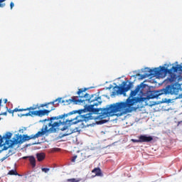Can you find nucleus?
Returning <instances> with one entry per match:
<instances>
[{
	"instance_id": "7ed1b4c3",
	"label": "nucleus",
	"mask_w": 182,
	"mask_h": 182,
	"mask_svg": "<svg viewBox=\"0 0 182 182\" xmlns=\"http://www.w3.org/2000/svg\"><path fill=\"white\" fill-rule=\"evenodd\" d=\"M72 114H76V111H72L68 114H61L57 117H52L50 119H46L43 122H49L46 125H43L41 131L38 132L36 134L33 135V138L38 139V137H42L45 136L46 133H56V129L62 126V124H76L79 121H75L77 119V117L71 119H66L68 116H72Z\"/></svg>"
},
{
	"instance_id": "7c9ffc66",
	"label": "nucleus",
	"mask_w": 182,
	"mask_h": 182,
	"mask_svg": "<svg viewBox=\"0 0 182 182\" xmlns=\"http://www.w3.org/2000/svg\"><path fill=\"white\" fill-rule=\"evenodd\" d=\"M2 139L4 140V138L0 135V140Z\"/></svg>"
},
{
	"instance_id": "423d86ee",
	"label": "nucleus",
	"mask_w": 182,
	"mask_h": 182,
	"mask_svg": "<svg viewBox=\"0 0 182 182\" xmlns=\"http://www.w3.org/2000/svg\"><path fill=\"white\" fill-rule=\"evenodd\" d=\"M127 83L129 84L127 85ZM132 86H133V82L124 81L122 82V86L118 87V92H119L120 95H123V93H126V92H129V90L132 89Z\"/></svg>"
},
{
	"instance_id": "a878e982",
	"label": "nucleus",
	"mask_w": 182,
	"mask_h": 182,
	"mask_svg": "<svg viewBox=\"0 0 182 182\" xmlns=\"http://www.w3.org/2000/svg\"><path fill=\"white\" fill-rule=\"evenodd\" d=\"M14 6H15V4H14V2H11V4H10L11 9H12V8H14Z\"/></svg>"
},
{
	"instance_id": "1a4fd4ad",
	"label": "nucleus",
	"mask_w": 182,
	"mask_h": 182,
	"mask_svg": "<svg viewBox=\"0 0 182 182\" xmlns=\"http://www.w3.org/2000/svg\"><path fill=\"white\" fill-rule=\"evenodd\" d=\"M56 102H58V103H60V102H62V98H58V99L55 100L54 101L48 102V103L41 104L40 106L36 105V106H34V107H37L36 109H41V107H47V109H48V105H52L53 106L55 105V103H56Z\"/></svg>"
},
{
	"instance_id": "f257e3e1",
	"label": "nucleus",
	"mask_w": 182,
	"mask_h": 182,
	"mask_svg": "<svg viewBox=\"0 0 182 182\" xmlns=\"http://www.w3.org/2000/svg\"><path fill=\"white\" fill-rule=\"evenodd\" d=\"M144 87H146V84H144V82H141L140 85L136 86L134 90L131 91L130 96L127 99L126 102L112 104L109 107L104 109L95 108V106L102 105V97H99L96 94L90 96L89 94L85 93V92L87 90V88L78 89L77 92L78 96H77V97H80V99H77V100H83L82 103L84 102H88V103L92 104L87 106L85 109H80L75 112H76L75 113L82 114L85 110H87V112H90V113L100 114L98 116L99 119H106V117H112L113 116L120 117V116H123L127 113H130V112H132L130 107H132V106L135 103H140V102H144V100H146V97H134L139 92L141 96H144V92H143V89H144Z\"/></svg>"
},
{
	"instance_id": "f3484780",
	"label": "nucleus",
	"mask_w": 182,
	"mask_h": 182,
	"mask_svg": "<svg viewBox=\"0 0 182 182\" xmlns=\"http://www.w3.org/2000/svg\"><path fill=\"white\" fill-rule=\"evenodd\" d=\"M8 174L9 176H18V172H16V170H11L9 171Z\"/></svg>"
},
{
	"instance_id": "0eeeda50",
	"label": "nucleus",
	"mask_w": 182,
	"mask_h": 182,
	"mask_svg": "<svg viewBox=\"0 0 182 182\" xmlns=\"http://www.w3.org/2000/svg\"><path fill=\"white\" fill-rule=\"evenodd\" d=\"M11 137H12V133L11 132H6V134L3 136V141L4 139L6 140L4 144L7 145V146H4L3 150H8L9 147H12V146H11V144L12 142H8V141H14L15 138H13V140H11Z\"/></svg>"
},
{
	"instance_id": "c85d7f7f",
	"label": "nucleus",
	"mask_w": 182,
	"mask_h": 182,
	"mask_svg": "<svg viewBox=\"0 0 182 182\" xmlns=\"http://www.w3.org/2000/svg\"><path fill=\"white\" fill-rule=\"evenodd\" d=\"M4 103H8V100L7 99H4Z\"/></svg>"
},
{
	"instance_id": "9d476101",
	"label": "nucleus",
	"mask_w": 182,
	"mask_h": 182,
	"mask_svg": "<svg viewBox=\"0 0 182 182\" xmlns=\"http://www.w3.org/2000/svg\"><path fill=\"white\" fill-rule=\"evenodd\" d=\"M153 136H146V135H140L139 136V141L140 143H150V141H152Z\"/></svg>"
},
{
	"instance_id": "6e6552de",
	"label": "nucleus",
	"mask_w": 182,
	"mask_h": 182,
	"mask_svg": "<svg viewBox=\"0 0 182 182\" xmlns=\"http://www.w3.org/2000/svg\"><path fill=\"white\" fill-rule=\"evenodd\" d=\"M62 103H67V105H70V103H74V105H80L83 103V100H77V97H72L71 99L63 100Z\"/></svg>"
},
{
	"instance_id": "20e7f679",
	"label": "nucleus",
	"mask_w": 182,
	"mask_h": 182,
	"mask_svg": "<svg viewBox=\"0 0 182 182\" xmlns=\"http://www.w3.org/2000/svg\"><path fill=\"white\" fill-rule=\"evenodd\" d=\"M32 139L35 140V138H33V134L31 136L23 135V136H22V135L16 134L14 141H7V143H11L10 146H15V144H19V143L22 144L24 143V141H28V140Z\"/></svg>"
},
{
	"instance_id": "39448f33",
	"label": "nucleus",
	"mask_w": 182,
	"mask_h": 182,
	"mask_svg": "<svg viewBox=\"0 0 182 182\" xmlns=\"http://www.w3.org/2000/svg\"><path fill=\"white\" fill-rule=\"evenodd\" d=\"M52 110H55V108L52 107L51 109H40L38 111H29L26 114H23L21 116L28 117V116H38V117H42L43 116H46V114H49Z\"/></svg>"
},
{
	"instance_id": "4be33fe9",
	"label": "nucleus",
	"mask_w": 182,
	"mask_h": 182,
	"mask_svg": "<svg viewBox=\"0 0 182 182\" xmlns=\"http://www.w3.org/2000/svg\"><path fill=\"white\" fill-rule=\"evenodd\" d=\"M6 109L9 113H10L11 114H12V116H14V110L8 109L7 107H6Z\"/></svg>"
},
{
	"instance_id": "f8f14e48",
	"label": "nucleus",
	"mask_w": 182,
	"mask_h": 182,
	"mask_svg": "<svg viewBox=\"0 0 182 182\" xmlns=\"http://www.w3.org/2000/svg\"><path fill=\"white\" fill-rule=\"evenodd\" d=\"M60 130L62 132H65V130H67V132L61 135V137H65L66 136H69V135L72 134V133H73V132L72 130H70V129H69V127H68V126H64L63 128L60 129Z\"/></svg>"
},
{
	"instance_id": "dca6fc26",
	"label": "nucleus",
	"mask_w": 182,
	"mask_h": 182,
	"mask_svg": "<svg viewBox=\"0 0 182 182\" xmlns=\"http://www.w3.org/2000/svg\"><path fill=\"white\" fill-rule=\"evenodd\" d=\"M36 157H37L38 161H42L43 160H45V154L44 153L36 154Z\"/></svg>"
},
{
	"instance_id": "a211bd4d",
	"label": "nucleus",
	"mask_w": 182,
	"mask_h": 182,
	"mask_svg": "<svg viewBox=\"0 0 182 182\" xmlns=\"http://www.w3.org/2000/svg\"><path fill=\"white\" fill-rule=\"evenodd\" d=\"M67 181L68 182H80V180L73 178L67 179Z\"/></svg>"
},
{
	"instance_id": "393cba45",
	"label": "nucleus",
	"mask_w": 182,
	"mask_h": 182,
	"mask_svg": "<svg viewBox=\"0 0 182 182\" xmlns=\"http://www.w3.org/2000/svg\"><path fill=\"white\" fill-rule=\"evenodd\" d=\"M107 122V120H105V119L101 120V121L99 122V124H103L106 123Z\"/></svg>"
},
{
	"instance_id": "ddd939ff",
	"label": "nucleus",
	"mask_w": 182,
	"mask_h": 182,
	"mask_svg": "<svg viewBox=\"0 0 182 182\" xmlns=\"http://www.w3.org/2000/svg\"><path fill=\"white\" fill-rule=\"evenodd\" d=\"M82 117L83 119V121L85 122H89V120H95L96 119L93 116H92V113H88V114L82 115Z\"/></svg>"
},
{
	"instance_id": "bb28decb",
	"label": "nucleus",
	"mask_w": 182,
	"mask_h": 182,
	"mask_svg": "<svg viewBox=\"0 0 182 182\" xmlns=\"http://www.w3.org/2000/svg\"><path fill=\"white\" fill-rule=\"evenodd\" d=\"M176 99H182V94H179Z\"/></svg>"
},
{
	"instance_id": "9b49d317",
	"label": "nucleus",
	"mask_w": 182,
	"mask_h": 182,
	"mask_svg": "<svg viewBox=\"0 0 182 182\" xmlns=\"http://www.w3.org/2000/svg\"><path fill=\"white\" fill-rule=\"evenodd\" d=\"M23 160H26V159H28L30 164L33 168H35V167H36V159H35V156H23Z\"/></svg>"
},
{
	"instance_id": "6ab92c4d",
	"label": "nucleus",
	"mask_w": 182,
	"mask_h": 182,
	"mask_svg": "<svg viewBox=\"0 0 182 182\" xmlns=\"http://www.w3.org/2000/svg\"><path fill=\"white\" fill-rule=\"evenodd\" d=\"M2 105V100H0V107H1V105ZM7 114V112H4L3 113H1L0 114V116H6Z\"/></svg>"
},
{
	"instance_id": "5701e85b",
	"label": "nucleus",
	"mask_w": 182,
	"mask_h": 182,
	"mask_svg": "<svg viewBox=\"0 0 182 182\" xmlns=\"http://www.w3.org/2000/svg\"><path fill=\"white\" fill-rule=\"evenodd\" d=\"M134 143H140V136H139V139H132Z\"/></svg>"
},
{
	"instance_id": "4468645a",
	"label": "nucleus",
	"mask_w": 182,
	"mask_h": 182,
	"mask_svg": "<svg viewBox=\"0 0 182 182\" xmlns=\"http://www.w3.org/2000/svg\"><path fill=\"white\" fill-rule=\"evenodd\" d=\"M38 107H30L24 109H18L15 108L13 109L14 113H16V112H26V110H36Z\"/></svg>"
},
{
	"instance_id": "412c9836",
	"label": "nucleus",
	"mask_w": 182,
	"mask_h": 182,
	"mask_svg": "<svg viewBox=\"0 0 182 182\" xmlns=\"http://www.w3.org/2000/svg\"><path fill=\"white\" fill-rule=\"evenodd\" d=\"M76 159H77V156H73L72 157V159H71V161L73 162V163H75V161H76Z\"/></svg>"
},
{
	"instance_id": "c756f323",
	"label": "nucleus",
	"mask_w": 182,
	"mask_h": 182,
	"mask_svg": "<svg viewBox=\"0 0 182 182\" xmlns=\"http://www.w3.org/2000/svg\"><path fill=\"white\" fill-rule=\"evenodd\" d=\"M0 2H5V0H0Z\"/></svg>"
},
{
	"instance_id": "cd10ccee",
	"label": "nucleus",
	"mask_w": 182,
	"mask_h": 182,
	"mask_svg": "<svg viewBox=\"0 0 182 182\" xmlns=\"http://www.w3.org/2000/svg\"><path fill=\"white\" fill-rule=\"evenodd\" d=\"M4 6H5V3L1 4V2H0V8H4Z\"/></svg>"
},
{
	"instance_id": "b1692460",
	"label": "nucleus",
	"mask_w": 182,
	"mask_h": 182,
	"mask_svg": "<svg viewBox=\"0 0 182 182\" xmlns=\"http://www.w3.org/2000/svg\"><path fill=\"white\" fill-rule=\"evenodd\" d=\"M2 146H5V144L4 143V141L2 139H0V147H2Z\"/></svg>"
},
{
	"instance_id": "aec40b11",
	"label": "nucleus",
	"mask_w": 182,
	"mask_h": 182,
	"mask_svg": "<svg viewBox=\"0 0 182 182\" xmlns=\"http://www.w3.org/2000/svg\"><path fill=\"white\" fill-rule=\"evenodd\" d=\"M41 170L43 171V173H48V171H49L50 169L49 168H42Z\"/></svg>"
},
{
	"instance_id": "f03ea898",
	"label": "nucleus",
	"mask_w": 182,
	"mask_h": 182,
	"mask_svg": "<svg viewBox=\"0 0 182 182\" xmlns=\"http://www.w3.org/2000/svg\"><path fill=\"white\" fill-rule=\"evenodd\" d=\"M147 76H158V77H165L168 73V77L164 80L165 83H172L167 85L165 88H163L156 91H151L147 96L148 99H157L159 96L161 95H175L177 96L181 90V85L178 84L180 80H182V65H176V66H172L171 69L166 67H160L149 69Z\"/></svg>"
},
{
	"instance_id": "2eb2a0df",
	"label": "nucleus",
	"mask_w": 182,
	"mask_h": 182,
	"mask_svg": "<svg viewBox=\"0 0 182 182\" xmlns=\"http://www.w3.org/2000/svg\"><path fill=\"white\" fill-rule=\"evenodd\" d=\"M92 173H94L97 177H103V173H102L100 168H95Z\"/></svg>"
}]
</instances>
